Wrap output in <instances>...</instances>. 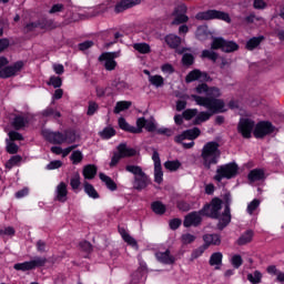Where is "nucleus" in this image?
<instances>
[{
    "label": "nucleus",
    "mask_w": 284,
    "mask_h": 284,
    "mask_svg": "<svg viewBox=\"0 0 284 284\" xmlns=\"http://www.w3.org/2000/svg\"><path fill=\"white\" fill-rule=\"evenodd\" d=\"M197 94H205L206 97H201L192 94L191 99L195 101L197 105L206 108L209 112L213 114H219V112H224L225 101L219 99L221 98V89L219 87H210L206 83H201L195 88Z\"/></svg>",
    "instance_id": "obj_1"
},
{
    "label": "nucleus",
    "mask_w": 284,
    "mask_h": 284,
    "mask_svg": "<svg viewBox=\"0 0 284 284\" xmlns=\"http://www.w3.org/2000/svg\"><path fill=\"white\" fill-rule=\"evenodd\" d=\"M220 145L217 142H207L201 152L202 165L205 170H210L212 165H216L219 163V159H221V150H219Z\"/></svg>",
    "instance_id": "obj_2"
},
{
    "label": "nucleus",
    "mask_w": 284,
    "mask_h": 284,
    "mask_svg": "<svg viewBox=\"0 0 284 284\" xmlns=\"http://www.w3.org/2000/svg\"><path fill=\"white\" fill-rule=\"evenodd\" d=\"M125 171L133 174V187L141 192V190H145L148 185H150V176L143 172V169L139 165L128 164L125 166Z\"/></svg>",
    "instance_id": "obj_3"
},
{
    "label": "nucleus",
    "mask_w": 284,
    "mask_h": 284,
    "mask_svg": "<svg viewBox=\"0 0 284 284\" xmlns=\"http://www.w3.org/2000/svg\"><path fill=\"white\" fill-rule=\"evenodd\" d=\"M222 205L223 201L219 197H214L210 204L204 205L200 211V214L203 216H210V219H219L221 222V219H223V215H221Z\"/></svg>",
    "instance_id": "obj_4"
},
{
    "label": "nucleus",
    "mask_w": 284,
    "mask_h": 284,
    "mask_svg": "<svg viewBox=\"0 0 284 284\" xmlns=\"http://www.w3.org/2000/svg\"><path fill=\"white\" fill-rule=\"evenodd\" d=\"M197 21H212V19H220V21H225L226 23H232V18H230V13L219 11V10H207L199 12L195 16Z\"/></svg>",
    "instance_id": "obj_5"
},
{
    "label": "nucleus",
    "mask_w": 284,
    "mask_h": 284,
    "mask_svg": "<svg viewBox=\"0 0 284 284\" xmlns=\"http://www.w3.org/2000/svg\"><path fill=\"white\" fill-rule=\"evenodd\" d=\"M197 136H201V129L193 128L190 130L184 131L182 134L176 135L174 141L175 143H182L183 148L186 150H190L191 148H194V139H197ZM185 139H189L190 143H184Z\"/></svg>",
    "instance_id": "obj_6"
},
{
    "label": "nucleus",
    "mask_w": 284,
    "mask_h": 284,
    "mask_svg": "<svg viewBox=\"0 0 284 284\" xmlns=\"http://www.w3.org/2000/svg\"><path fill=\"white\" fill-rule=\"evenodd\" d=\"M239 172V165L236 163H229L225 165L217 166L214 180L221 183L223 179H233V176Z\"/></svg>",
    "instance_id": "obj_7"
},
{
    "label": "nucleus",
    "mask_w": 284,
    "mask_h": 284,
    "mask_svg": "<svg viewBox=\"0 0 284 284\" xmlns=\"http://www.w3.org/2000/svg\"><path fill=\"white\" fill-rule=\"evenodd\" d=\"M211 50H222V52H236L239 44L234 41H227L223 38H214L211 43Z\"/></svg>",
    "instance_id": "obj_8"
},
{
    "label": "nucleus",
    "mask_w": 284,
    "mask_h": 284,
    "mask_svg": "<svg viewBox=\"0 0 284 284\" xmlns=\"http://www.w3.org/2000/svg\"><path fill=\"white\" fill-rule=\"evenodd\" d=\"M48 263L45 257H34L29 262L14 264L13 270L18 272H29L30 270H36V267H43Z\"/></svg>",
    "instance_id": "obj_9"
},
{
    "label": "nucleus",
    "mask_w": 284,
    "mask_h": 284,
    "mask_svg": "<svg viewBox=\"0 0 284 284\" xmlns=\"http://www.w3.org/2000/svg\"><path fill=\"white\" fill-rule=\"evenodd\" d=\"M223 202L225 205L224 212L222 214V217L217 224V230H224L230 225V221H232V215L230 214V205L232 203V195L230 193H225L223 195Z\"/></svg>",
    "instance_id": "obj_10"
},
{
    "label": "nucleus",
    "mask_w": 284,
    "mask_h": 284,
    "mask_svg": "<svg viewBox=\"0 0 284 284\" xmlns=\"http://www.w3.org/2000/svg\"><path fill=\"white\" fill-rule=\"evenodd\" d=\"M172 16L174 17L172 26H181L182 23H187L190 21V17H187V6L185 4L175 7Z\"/></svg>",
    "instance_id": "obj_11"
},
{
    "label": "nucleus",
    "mask_w": 284,
    "mask_h": 284,
    "mask_svg": "<svg viewBox=\"0 0 284 284\" xmlns=\"http://www.w3.org/2000/svg\"><path fill=\"white\" fill-rule=\"evenodd\" d=\"M274 130H276V128L272 125L271 122H260L256 124L253 134L255 139H263L267 136V134H272Z\"/></svg>",
    "instance_id": "obj_12"
},
{
    "label": "nucleus",
    "mask_w": 284,
    "mask_h": 284,
    "mask_svg": "<svg viewBox=\"0 0 284 284\" xmlns=\"http://www.w3.org/2000/svg\"><path fill=\"white\" fill-rule=\"evenodd\" d=\"M152 160L154 162V181L161 185V183H163V169L161 166V158L159 155V151H153Z\"/></svg>",
    "instance_id": "obj_13"
},
{
    "label": "nucleus",
    "mask_w": 284,
    "mask_h": 284,
    "mask_svg": "<svg viewBox=\"0 0 284 284\" xmlns=\"http://www.w3.org/2000/svg\"><path fill=\"white\" fill-rule=\"evenodd\" d=\"M239 132H241L244 139H251L252 130H254V121L250 119H243L240 121L237 126Z\"/></svg>",
    "instance_id": "obj_14"
},
{
    "label": "nucleus",
    "mask_w": 284,
    "mask_h": 284,
    "mask_svg": "<svg viewBox=\"0 0 284 284\" xmlns=\"http://www.w3.org/2000/svg\"><path fill=\"white\" fill-rule=\"evenodd\" d=\"M203 216L200 212H191L189 213L183 221V225L184 227H199V225H201V222L203 221V219L201 217Z\"/></svg>",
    "instance_id": "obj_15"
},
{
    "label": "nucleus",
    "mask_w": 284,
    "mask_h": 284,
    "mask_svg": "<svg viewBox=\"0 0 284 284\" xmlns=\"http://www.w3.org/2000/svg\"><path fill=\"white\" fill-rule=\"evenodd\" d=\"M42 135L49 143H53V145L65 143V135L61 132L42 131Z\"/></svg>",
    "instance_id": "obj_16"
},
{
    "label": "nucleus",
    "mask_w": 284,
    "mask_h": 284,
    "mask_svg": "<svg viewBox=\"0 0 284 284\" xmlns=\"http://www.w3.org/2000/svg\"><path fill=\"white\" fill-rule=\"evenodd\" d=\"M114 59H116V53L114 52H105L99 57V61H104V68L109 71H112L114 68H116V61H114Z\"/></svg>",
    "instance_id": "obj_17"
},
{
    "label": "nucleus",
    "mask_w": 284,
    "mask_h": 284,
    "mask_svg": "<svg viewBox=\"0 0 284 284\" xmlns=\"http://www.w3.org/2000/svg\"><path fill=\"white\" fill-rule=\"evenodd\" d=\"M141 0H121L114 7V12L120 14V12H125V10H130V8H134V6H139Z\"/></svg>",
    "instance_id": "obj_18"
},
{
    "label": "nucleus",
    "mask_w": 284,
    "mask_h": 284,
    "mask_svg": "<svg viewBox=\"0 0 284 284\" xmlns=\"http://www.w3.org/2000/svg\"><path fill=\"white\" fill-rule=\"evenodd\" d=\"M155 257L160 263H163L164 265H174V263H176V257L172 255L170 250L155 253Z\"/></svg>",
    "instance_id": "obj_19"
},
{
    "label": "nucleus",
    "mask_w": 284,
    "mask_h": 284,
    "mask_svg": "<svg viewBox=\"0 0 284 284\" xmlns=\"http://www.w3.org/2000/svg\"><path fill=\"white\" fill-rule=\"evenodd\" d=\"M23 68V62H17L12 67H6L4 69L0 70L1 79H9V77H14L19 70Z\"/></svg>",
    "instance_id": "obj_20"
},
{
    "label": "nucleus",
    "mask_w": 284,
    "mask_h": 284,
    "mask_svg": "<svg viewBox=\"0 0 284 284\" xmlns=\"http://www.w3.org/2000/svg\"><path fill=\"white\" fill-rule=\"evenodd\" d=\"M55 201L60 203H65L68 201V184L61 182L55 189Z\"/></svg>",
    "instance_id": "obj_21"
},
{
    "label": "nucleus",
    "mask_w": 284,
    "mask_h": 284,
    "mask_svg": "<svg viewBox=\"0 0 284 284\" xmlns=\"http://www.w3.org/2000/svg\"><path fill=\"white\" fill-rule=\"evenodd\" d=\"M119 234L122 236L124 243L133 247L134 250H139V243L124 227H119Z\"/></svg>",
    "instance_id": "obj_22"
},
{
    "label": "nucleus",
    "mask_w": 284,
    "mask_h": 284,
    "mask_svg": "<svg viewBox=\"0 0 284 284\" xmlns=\"http://www.w3.org/2000/svg\"><path fill=\"white\" fill-rule=\"evenodd\" d=\"M118 153L122 159H128L130 156H136V150L128 146L125 143L118 145Z\"/></svg>",
    "instance_id": "obj_23"
},
{
    "label": "nucleus",
    "mask_w": 284,
    "mask_h": 284,
    "mask_svg": "<svg viewBox=\"0 0 284 284\" xmlns=\"http://www.w3.org/2000/svg\"><path fill=\"white\" fill-rule=\"evenodd\" d=\"M204 246L210 247V245H221V236L219 234H206L203 236Z\"/></svg>",
    "instance_id": "obj_24"
},
{
    "label": "nucleus",
    "mask_w": 284,
    "mask_h": 284,
    "mask_svg": "<svg viewBox=\"0 0 284 284\" xmlns=\"http://www.w3.org/2000/svg\"><path fill=\"white\" fill-rule=\"evenodd\" d=\"M209 264L212 267H215V270H221V266L223 265V253H213L210 257Z\"/></svg>",
    "instance_id": "obj_25"
},
{
    "label": "nucleus",
    "mask_w": 284,
    "mask_h": 284,
    "mask_svg": "<svg viewBox=\"0 0 284 284\" xmlns=\"http://www.w3.org/2000/svg\"><path fill=\"white\" fill-rule=\"evenodd\" d=\"M197 79H207V73L195 69L186 75L185 81L186 83H192V81H197Z\"/></svg>",
    "instance_id": "obj_26"
},
{
    "label": "nucleus",
    "mask_w": 284,
    "mask_h": 284,
    "mask_svg": "<svg viewBox=\"0 0 284 284\" xmlns=\"http://www.w3.org/2000/svg\"><path fill=\"white\" fill-rule=\"evenodd\" d=\"M165 43L172 50H176L181 45V37L176 34H169L165 37Z\"/></svg>",
    "instance_id": "obj_27"
},
{
    "label": "nucleus",
    "mask_w": 284,
    "mask_h": 284,
    "mask_svg": "<svg viewBox=\"0 0 284 284\" xmlns=\"http://www.w3.org/2000/svg\"><path fill=\"white\" fill-rule=\"evenodd\" d=\"M265 179V171L262 169H254L248 173V181L255 183V181H263Z\"/></svg>",
    "instance_id": "obj_28"
},
{
    "label": "nucleus",
    "mask_w": 284,
    "mask_h": 284,
    "mask_svg": "<svg viewBox=\"0 0 284 284\" xmlns=\"http://www.w3.org/2000/svg\"><path fill=\"white\" fill-rule=\"evenodd\" d=\"M28 125V118L23 115H16L13 121H12V126L14 130H21Z\"/></svg>",
    "instance_id": "obj_29"
},
{
    "label": "nucleus",
    "mask_w": 284,
    "mask_h": 284,
    "mask_svg": "<svg viewBox=\"0 0 284 284\" xmlns=\"http://www.w3.org/2000/svg\"><path fill=\"white\" fill-rule=\"evenodd\" d=\"M84 179L92 180L94 176H97V165L94 164H88L83 168L82 172Z\"/></svg>",
    "instance_id": "obj_30"
},
{
    "label": "nucleus",
    "mask_w": 284,
    "mask_h": 284,
    "mask_svg": "<svg viewBox=\"0 0 284 284\" xmlns=\"http://www.w3.org/2000/svg\"><path fill=\"white\" fill-rule=\"evenodd\" d=\"M99 176L101 182L105 183L108 190H111V192H114L116 190V182H114L112 178L105 175L104 173H100Z\"/></svg>",
    "instance_id": "obj_31"
},
{
    "label": "nucleus",
    "mask_w": 284,
    "mask_h": 284,
    "mask_svg": "<svg viewBox=\"0 0 284 284\" xmlns=\"http://www.w3.org/2000/svg\"><path fill=\"white\" fill-rule=\"evenodd\" d=\"M214 113L212 111L205 112L202 111L200 112L195 120H194V125H201V123H204V121H210V118L213 115Z\"/></svg>",
    "instance_id": "obj_32"
},
{
    "label": "nucleus",
    "mask_w": 284,
    "mask_h": 284,
    "mask_svg": "<svg viewBox=\"0 0 284 284\" xmlns=\"http://www.w3.org/2000/svg\"><path fill=\"white\" fill-rule=\"evenodd\" d=\"M264 39V37H254L250 39L245 45L246 50H255V48H258V45H261V42H263Z\"/></svg>",
    "instance_id": "obj_33"
},
{
    "label": "nucleus",
    "mask_w": 284,
    "mask_h": 284,
    "mask_svg": "<svg viewBox=\"0 0 284 284\" xmlns=\"http://www.w3.org/2000/svg\"><path fill=\"white\" fill-rule=\"evenodd\" d=\"M132 102L130 101H119L116 102L113 112L114 114H120V112H123L124 110H130Z\"/></svg>",
    "instance_id": "obj_34"
},
{
    "label": "nucleus",
    "mask_w": 284,
    "mask_h": 284,
    "mask_svg": "<svg viewBox=\"0 0 284 284\" xmlns=\"http://www.w3.org/2000/svg\"><path fill=\"white\" fill-rule=\"evenodd\" d=\"M120 130H123L124 132H130L131 134H134L135 129L133 125H130L128 121L124 120V118H120L118 120Z\"/></svg>",
    "instance_id": "obj_35"
},
{
    "label": "nucleus",
    "mask_w": 284,
    "mask_h": 284,
    "mask_svg": "<svg viewBox=\"0 0 284 284\" xmlns=\"http://www.w3.org/2000/svg\"><path fill=\"white\" fill-rule=\"evenodd\" d=\"M254 237V232L246 231L241 237L237 240V244L247 245V243H252V239Z\"/></svg>",
    "instance_id": "obj_36"
},
{
    "label": "nucleus",
    "mask_w": 284,
    "mask_h": 284,
    "mask_svg": "<svg viewBox=\"0 0 284 284\" xmlns=\"http://www.w3.org/2000/svg\"><path fill=\"white\" fill-rule=\"evenodd\" d=\"M133 48L140 52V54H150L152 52V49L150 48V44L142 42V43H135L133 44Z\"/></svg>",
    "instance_id": "obj_37"
},
{
    "label": "nucleus",
    "mask_w": 284,
    "mask_h": 284,
    "mask_svg": "<svg viewBox=\"0 0 284 284\" xmlns=\"http://www.w3.org/2000/svg\"><path fill=\"white\" fill-rule=\"evenodd\" d=\"M149 82L151 85H154L155 88H163L165 80L161 75H150Z\"/></svg>",
    "instance_id": "obj_38"
},
{
    "label": "nucleus",
    "mask_w": 284,
    "mask_h": 284,
    "mask_svg": "<svg viewBox=\"0 0 284 284\" xmlns=\"http://www.w3.org/2000/svg\"><path fill=\"white\" fill-rule=\"evenodd\" d=\"M214 49L211 50H203L202 51V59H210V61H213V63H216V60L219 59V53L213 51Z\"/></svg>",
    "instance_id": "obj_39"
},
{
    "label": "nucleus",
    "mask_w": 284,
    "mask_h": 284,
    "mask_svg": "<svg viewBox=\"0 0 284 284\" xmlns=\"http://www.w3.org/2000/svg\"><path fill=\"white\" fill-rule=\"evenodd\" d=\"M84 192L90 196L91 199H99V193L94 189V186L88 182H84Z\"/></svg>",
    "instance_id": "obj_40"
},
{
    "label": "nucleus",
    "mask_w": 284,
    "mask_h": 284,
    "mask_svg": "<svg viewBox=\"0 0 284 284\" xmlns=\"http://www.w3.org/2000/svg\"><path fill=\"white\" fill-rule=\"evenodd\" d=\"M70 185L72 190H77L78 187L81 186V175L79 174V172L72 174Z\"/></svg>",
    "instance_id": "obj_41"
},
{
    "label": "nucleus",
    "mask_w": 284,
    "mask_h": 284,
    "mask_svg": "<svg viewBox=\"0 0 284 284\" xmlns=\"http://www.w3.org/2000/svg\"><path fill=\"white\" fill-rule=\"evenodd\" d=\"M116 134V130H114V128L112 126H106L103 129L102 132H100V136L102 139H112V136H114Z\"/></svg>",
    "instance_id": "obj_42"
},
{
    "label": "nucleus",
    "mask_w": 284,
    "mask_h": 284,
    "mask_svg": "<svg viewBox=\"0 0 284 284\" xmlns=\"http://www.w3.org/2000/svg\"><path fill=\"white\" fill-rule=\"evenodd\" d=\"M151 207H152V211L155 213V214H165V205L162 204L161 202L156 201V202H153L151 204Z\"/></svg>",
    "instance_id": "obj_43"
},
{
    "label": "nucleus",
    "mask_w": 284,
    "mask_h": 284,
    "mask_svg": "<svg viewBox=\"0 0 284 284\" xmlns=\"http://www.w3.org/2000/svg\"><path fill=\"white\" fill-rule=\"evenodd\" d=\"M261 278H263V274H261V272L258 271H255L253 274L250 273L247 275V281H250V283H253V284L261 283Z\"/></svg>",
    "instance_id": "obj_44"
},
{
    "label": "nucleus",
    "mask_w": 284,
    "mask_h": 284,
    "mask_svg": "<svg viewBox=\"0 0 284 284\" xmlns=\"http://www.w3.org/2000/svg\"><path fill=\"white\" fill-rule=\"evenodd\" d=\"M164 168L166 170H170V172H176V170H179V168H181V162H179V160H176V161H166L164 163Z\"/></svg>",
    "instance_id": "obj_45"
},
{
    "label": "nucleus",
    "mask_w": 284,
    "mask_h": 284,
    "mask_svg": "<svg viewBox=\"0 0 284 284\" xmlns=\"http://www.w3.org/2000/svg\"><path fill=\"white\" fill-rule=\"evenodd\" d=\"M42 116H53V119H61V112L52 108H47L44 111H42Z\"/></svg>",
    "instance_id": "obj_46"
},
{
    "label": "nucleus",
    "mask_w": 284,
    "mask_h": 284,
    "mask_svg": "<svg viewBox=\"0 0 284 284\" xmlns=\"http://www.w3.org/2000/svg\"><path fill=\"white\" fill-rule=\"evenodd\" d=\"M22 158L20 155H13L7 163L6 168L8 170H12L14 165H19L21 163Z\"/></svg>",
    "instance_id": "obj_47"
},
{
    "label": "nucleus",
    "mask_w": 284,
    "mask_h": 284,
    "mask_svg": "<svg viewBox=\"0 0 284 284\" xmlns=\"http://www.w3.org/2000/svg\"><path fill=\"white\" fill-rule=\"evenodd\" d=\"M148 120L145 118H139L136 120V126H134V134H141L143 132V128H145Z\"/></svg>",
    "instance_id": "obj_48"
},
{
    "label": "nucleus",
    "mask_w": 284,
    "mask_h": 284,
    "mask_svg": "<svg viewBox=\"0 0 284 284\" xmlns=\"http://www.w3.org/2000/svg\"><path fill=\"white\" fill-rule=\"evenodd\" d=\"M207 250V246L201 245L200 247L195 248L191 254V261H196L200 256H203V253Z\"/></svg>",
    "instance_id": "obj_49"
},
{
    "label": "nucleus",
    "mask_w": 284,
    "mask_h": 284,
    "mask_svg": "<svg viewBox=\"0 0 284 284\" xmlns=\"http://www.w3.org/2000/svg\"><path fill=\"white\" fill-rule=\"evenodd\" d=\"M196 114H199V110H196V109H187V110H185L183 112L182 116L186 121H190L191 119H194V116H196Z\"/></svg>",
    "instance_id": "obj_50"
},
{
    "label": "nucleus",
    "mask_w": 284,
    "mask_h": 284,
    "mask_svg": "<svg viewBox=\"0 0 284 284\" xmlns=\"http://www.w3.org/2000/svg\"><path fill=\"white\" fill-rule=\"evenodd\" d=\"M7 152L8 154H17V152H19V145L10 140H7Z\"/></svg>",
    "instance_id": "obj_51"
},
{
    "label": "nucleus",
    "mask_w": 284,
    "mask_h": 284,
    "mask_svg": "<svg viewBox=\"0 0 284 284\" xmlns=\"http://www.w3.org/2000/svg\"><path fill=\"white\" fill-rule=\"evenodd\" d=\"M181 241H182L183 245H190V243H194V241H196V236H194L190 233H185L181 236Z\"/></svg>",
    "instance_id": "obj_52"
},
{
    "label": "nucleus",
    "mask_w": 284,
    "mask_h": 284,
    "mask_svg": "<svg viewBox=\"0 0 284 284\" xmlns=\"http://www.w3.org/2000/svg\"><path fill=\"white\" fill-rule=\"evenodd\" d=\"M40 28L42 30H54V28H57V23H54L53 20H43L42 23H40Z\"/></svg>",
    "instance_id": "obj_53"
},
{
    "label": "nucleus",
    "mask_w": 284,
    "mask_h": 284,
    "mask_svg": "<svg viewBox=\"0 0 284 284\" xmlns=\"http://www.w3.org/2000/svg\"><path fill=\"white\" fill-rule=\"evenodd\" d=\"M48 85H53L54 88H61V85H63V80H61L60 77L52 75L49 79Z\"/></svg>",
    "instance_id": "obj_54"
},
{
    "label": "nucleus",
    "mask_w": 284,
    "mask_h": 284,
    "mask_svg": "<svg viewBox=\"0 0 284 284\" xmlns=\"http://www.w3.org/2000/svg\"><path fill=\"white\" fill-rule=\"evenodd\" d=\"M258 205H261V201L257 199L253 200L248 205H247V212L248 214H254L256 210L258 209Z\"/></svg>",
    "instance_id": "obj_55"
},
{
    "label": "nucleus",
    "mask_w": 284,
    "mask_h": 284,
    "mask_svg": "<svg viewBox=\"0 0 284 284\" xmlns=\"http://www.w3.org/2000/svg\"><path fill=\"white\" fill-rule=\"evenodd\" d=\"M176 207L178 210H180L181 212H190V210H192V205H190V203L185 202V201H179L176 203Z\"/></svg>",
    "instance_id": "obj_56"
},
{
    "label": "nucleus",
    "mask_w": 284,
    "mask_h": 284,
    "mask_svg": "<svg viewBox=\"0 0 284 284\" xmlns=\"http://www.w3.org/2000/svg\"><path fill=\"white\" fill-rule=\"evenodd\" d=\"M71 161L74 165H77V163H81V161H83V154L81 153V151H74L71 154Z\"/></svg>",
    "instance_id": "obj_57"
},
{
    "label": "nucleus",
    "mask_w": 284,
    "mask_h": 284,
    "mask_svg": "<svg viewBox=\"0 0 284 284\" xmlns=\"http://www.w3.org/2000/svg\"><path fill=\"white\" fill-rule=\"evenodd\" d=\"M231 263L235 270H239L243 265V257L241 255H234L231 260Z\"/></svg>",
    "instance_id": "obj_58"
},
{
    "label": "nucleus",
    "mask_w": 284,
    "mask_h": 284,
    "mask_svg": "<svg viewBox=\"0 0 284 284\" xmlns=\"http://www.w3.org/2000/svg\"><path fill=\"white\" fill-rule=\"evenodd\" d=\"M74 141H77V134L72 131H67L64 133V143H74Z\"/></svg>",
    "instance_id": "obj_59"
},
{
    "label": "nucleus",
    "mask_w": 284,
    "mask_h": 284,
    "mask_svg": "<svg viewBox=\"0 0 284 284\" xmlns=\"http://www.w3.org/2000/svg\"><path fill=\"white\" fill-rule=\"evenodd\" d=\"M37 28H41V22H31L24 26V32H34Z\"/></svg>",
    "instance_id": "obj_60"
},
{
    "label": "nucleus",
    "mask_w": 284,
    "mask_h": 284,
    "mask_svg": "<svg viewBox=\"0 0 284 284\" xmlns=\"http://www.w3.org/2000/svg\"><path fill=\"white\" fill-rule=\"evenodd\" d=\"M253 8L255 10H265V8H267V2H265V0H254Z\"/></svg>",
    "instance_id": "obj_61"
},
{
    "label": "nucleus",
    "mask_w": 284,
    "mask_h": 284,
    "mask_svg": "<svg viewBox=\"0 0 284 284\" xmlns=\"http://www.w3.org/2000/svg\"><path fill=\"white\" fill-rule=\"evenodd\" d=\"M114 88H116V90H119L120 92H123V90H128V88H130V85H128V83L125 81L122 80H118L113 83Z\"/></svg>",
    "instance_id": "obj_62"
},
{
    "label": "nucleus",
    "mask_w": 284,
    "mask_h": 284,
    "mask_svg": "<svg viewBox=\"0 0 284 284\" xmlns=\"http://www.w3.org/2000/svg\"><path fill=\"white\" fill-rule=\"evenodd\" d=\"M182 62L184 65H192L194 63V55L192 53H185L182 57Z\"/></svg>",
    "instance_id": "obj_63"
},
{
    "label": "nucleus",
    "mask_w": 284,
    "mask_h": 284,
    "mask_svg": "<svg viewBox=\"0 0 284 284\" xmlns=\"http://www.w3.org/2000/svg\"><path fill=\"white\" fill-rule=\"evenodd\" d=\"M9 141H23V135L17 131H10L9 132Z\"/></svg>",
    "instance_id": "obj_64"
}]
</instances>
